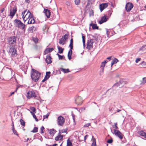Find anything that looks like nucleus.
Segmentation results:
<instances>
[{"label": "nucleus", "instance_id": "obj_63", "mask_svg": "<svg viewBox=\"0 0 146 146\" xmlns=\"http://www.w3.org/2000/svg\"><path fill=\"white\" fill-rule=\"evenodd\" d=\"M112 127L113 128L117 130V129H118V127L117 126H112Z\"/></svg>", "mask_w": 146, "mask_h": 146}, {"label": "nucleus", "instance_id": "obj_24", "mask_svg": "<svg viewBox=\"0 0 146 146\" xmlns=\"http://www.w3.org/2000/svg\"><path fill=\"white\" fill-rule=\"evenodd\" d=\"M118 60H117V59L116 58H114V59L111 62V67L112 68L113 65L116 63H117V62H118Z\"/></svg>", "mask_w": 146, "mask_h": 146}, {"label": "nucleus", "instance_id": "obj_55", "mask_svg": "<svg viewBox=\"0 0 146 146\" xmlns=\"http://www.w3.org/2000/svg\"><path fill=\"white\" fill-rule=\"evenodd\" d=\"M90 125V123H87L86 124H85L84 125V127H88Z\"/></svg>", "mask_w": 146, "mask_h": 146}, {"label": "nucleus", "instance_id": "obj_35", "mask_svg": "<svg viewBox=\"0 0 146 146\" xmlns=\"http://www.w3.org/2000/svg\"><path fill=\"white\" fill-rule=\"evenodd\" d=\"M38 128L37 127H34L31 132L33 133H36L38 131Z\"/></svg>", "mask_w": 146, "mask_h": 146}, {"label": "nucleus", "instance_id": "obj_34", "mask_svg": "<svg viewBox=\"0 0 146 146\" xmlns=\"http://www.w3.org/2000/svg\"><path fill=\"white\" fill-rule=\"evenodd\" d=\"M30 109L32 111L35 113H36V108L34 107H31L30 108Z\"/></svg>", "mask_w": 146, "mask_h": 146}, {"label": "nucleus", "instance_id": "obj_43", "mask_svg": "<svg viewBox=\"0 0 146 146\" xmlns=\"http://www.w3.org/2000/svg\"><path fill=\"white\" fill-rule=\"evenodd\" d=\"M72 54L71 53H70L69 52L68 53V59H69V60H70L72 59V57H71Z\"/></svg>", "mask_w": 146, "mask_h": 146}, {"label": "nucleus", "instance_id": "obj_36", "mask_svg": "<svg viewBox=\"0 0 146 146\" xmlns=\"http://www.w3.org/2000/svg\"><path fill=\"white\" fill-rule=\"evenodd\" d=\"M67 131V129H65L59 130V133L60 134L62 133H66V132Z\"/></svg>", "mask_w": 146, "mask_h": 146}, {"label": "nucleus", "instance_id": "obj_37", "mask_svg": "<svg viewBox=\"0 0 146 146\" xmlns=\"http://www.w3.org/2000/svg\"><path fill=\"white\" fill-rule=\"evenodd\" d=\"M146 49V45H143L140 48V50H143Z\"/></svg>", "mask_w": 146, "mask_h": 146}, {"label": "nucleus", "instance_id": "obj_58", "mask_svg": "<svg viewBox=\"0 0 146 146\" xmlns=\"http://www.w3.org/2000/svg\"><path fill=\"white\" fill-rule=\"evenodd\" d=\"M105 64L102 62L101 63V66H100V67H105Z\"/></svg>", "mask_w": 146, "mask_h": 146}, {"label": "nucleus", "instance_id": "obj_20", "mask_svg": "<svg viewBox=\"0 0 146 146\" xmlns=\"http://www.w3.org/2000/svg\"><path fill=\"white\" fill-rule=\"evenodd\" d=\"M63 137V135H61L58 133V135L55 137V139L56 141H58L59 140H62Z\"/></svg>", "mask_w": 146, "mask_h": 146}, {"label": "nucleus", "instance_id": "obj_7", "mask_svg": "<svg viewBox=\"0 0 146 146\" xmlns=\"http://www.w3.org/2000/svg\"><path fill=\"white\" fill-rule=\"evenodd\" d=\"M94 43L93 40L90 39L87 40L86 48L90 50L93 48V43Z\"/></svg>", "mask_w": 146, "mask_h": 146}, {"label": "nucleus", "instance_id": "obj_22", "mask_svg": "<svg viewBox=\"0 0 146 146\" xmlns=\"http://www.w3.org/2000/svg\"><path fill=\"white\" fill-rule=\"evenodd\" d=\"M54 50V48H46L45 50L44 51V53L45 54H47L48 53L51 52L53 50Z\"/></svg>", "mask_w": 146, "mask_h": 146}, {"label": "nucleus", "instance_id": "obj_4", "mask_svg": "<svg viewBox=\"0 0 146 146\" xmlns=\"http://www.w3.org/2000/svg\"><path fill=\"white\" fill-rule=\"evenodd\" d=\"M27 94V98L29 99L33 97L35 98L36 97L35 92L32 89L29 91Z\"/></svg>", "mask_w": 146, "mask_h": 146}, {"label": "nucleus", "instance_id": "obj_31", "mask_svg": "<svg viewBox=\"0 0 146 146\" xmlns=\"http://www.w3.org/2000/svg\"><path fill=\"white\" fill-rule=\"evenodd\" d=\"M21 124L24 127L25 126V122L22 119H20Z\"/></svg>", "mask_w": 146, "mask_h": 146}, {"label": "nucleus", "instance_id": "obj_6", "mask_svg": "<svg viewBox=\"0 0 146 146\" xmlns=\"http://www.w3.org/2000/svg\"><path fill=\"white\" fill-rule=\"evenodd\" d=\"M83 99L80 96H76L75 98V103L78 106L82 105Z\"/></svg>", "mask_w": 146, "mask_h": 146}, {"label": "nucleus", "instance_id": "obj_53", "mask_svg": "<svg viewBox=\"0 0 146 146\" xmlns=\"http://www.w3.org/2000/svg\"><path fill=\"white\" fill-rule=\"evenodd\" d=\"M27 10H25L24 11V12H23L22 14V18L23 17H24V15L26 12H27Z\"/></svg>", "mask_w": 146, "mask_h": 146}, {"label": "nucleus", "instance_id": "obj_27", "mask_svg": "<svg viewBox=\"0 0 146 146\" xmlns=\"http://www.w3.org/2000/svg\"><path fill=\"white\" fill-rule=\"evenodd\" d=\"M50 71L47 72H46V75L44 78H46V79H48L50 77Z\"/></svg>", "mask_w": 146, "mask_h": 146}, {"label": "nucleus", "instance_id": "obj_57", "mask_svg": "<svg viewBox=\"0 0 146 146\" xmlns=\"http://www.w3.org/2000/svg\"><path fill=\"white\" fill-rule=\"evenodd\" d=\"M70 50L68 52L71 53L72 54V49H73V48H72V47H70Z\"/></svg>", "mask_w": 146, "mask_h": 146}, {"label": "nucleus", "instance_id": "obj_10", "mask_svg": "<svg viewBox=\"0 0 146 146\" xmlns=\"http://www.w3.org/2000/svg\"><path fill=\"white\" fill-rule=\"evenodd\" d=\"M58 124L62 126L64 123L65 120L63 117L61 116L58 117L57 119Z\"/></svg>", "mask_w": 146, "mask_h": 146}, {"label": "nucleus", "instance_id": "obj_45", "mask_svg": "<svg viewBox=\"0 0 146 146\" xmlns=\"http://www.w3.org/2000/svg\"><path fill=\"white\" fill-rule=\"evenodd\" d=\"M82 42L83 43V46L84 47L85 46V37H82Z\"/></svg>", "mask_w": 146, "mask_h": 146}, {"label": "nucleus", "instance_id": "obj_13", "mask_svg": "<svg viewBox=\"0 0 146 146\" xmlns=\"http://www.w3.org/2000/svg\"><path fill=\"white\" fill-rule=\"evenodd\" d=\"M52 58L50 56V54L47 55L46 56L45 61L48 64H51L52 62Z\"/></svg>", "mask_w": 146, "mask_h": 146}, {"label": "nucleus", "instance_id": "obj_49", "mask_svg": "<svg viewBox=\"0 0 146 146\" xmlns=\"http://www.w3.org/2000/svg\"><path fill=\"white\" fill-rule=\"evenodd\" d=\"M118 82L120 84V85L121 84H123L124 82L123 79H120V80Z\"/></svg>", "mask_w": 146, "mask_h": 146}, {"label": "nucleus", "instance_id": "obj_17", "mask_svg": "<svg viewBox=\"0 0 146 146\" xmlns=\"http://www.w3.org/2000/svg\"><path fill=\"white\" fill-rule=\"evenodd\" d=\"M106 30L107 36H111L113 35L114 32L113 31H109L108 29H106Z\"/></svg>", "mask_w": 146, "mask_h": 146}, {"label": "nucleus", "instance_id": "obj_29", "mask_svg": "<svg viewBox=\"0 0 146 146\" xmlns=\"http://www.w3.org/2000/svg\"><path fill=\"white\" fill-rule=\"evenodd\" d=\"M66 146H73L72 143L69 139L67 140Z\"/></svg>", "mask_w": 146, "mask_h": 146}, {"label": "nucleus", "instance_id": "obj_41", "mask_svg": "<svg viewBox=\"0 0 146 146\" xmlns=\"http://www.w3.org/2000/svg\"><path fill=\"white\" fill-rule=\"evenodd\" d=\"M80 0H74V2L76 5H79L80 3Z\"/></svg>", "mask_w": 146, "mask_h": 146}, {"label": "nucleus", "instance_id": "obj_3", "mask_svg": "<svg viewBox=\"0 0 146 146\" xmlns=\"http://www.w3.org/2000/svg\"><path fill=\"white\" fill-rule=\"evenodd\" d=\"M28 13H29V14L27 18L28 19L27 22L28 24H34L35 22V20L33 17V14H32L29 11H28Z\"/></svg>", "mask_w": 146, "mask_h": 146}, {"label": "nucleus", "instance_id": "obj_60", "mask_svg": "<svg viewBox=\"0 0 146 146\" xmlns=\"http://www.w3.org/2000/svg\"><path fill=\"white\" fill-rule=\"evenodd\" d=\"M88 137V135H86L84 137V141H85V142H86V138Z\"/></svg>", "mask_w": 146, "mask_h": 146}, {"label": "nucleus", "instance_id": "obj_11", "mask_svg": "<svg viewBox=\"0 0 146 146\" xmlns=\"http://www.w3.org/2000/svg\"><path fill=\"white\" fill-rule=\"evenodd\" d=\"M17 37H9L8 39L9 44H14L16 42Z\"/></svg>", "mask_w": 146, "mask_h": 146}, {"label": "nucleus", "instance_id": "obj_8", "mask_svg": "<svg viewBox=\"0 0 146 146\" xmlns=\"http://www.w3.org/2000/svg\"><path fill=\"white\" fill-rule=\"evenodd\" d=\"M114 133L115 135L118 137L120 139H122L123 138V135L121 132L118 130L114 129Z\"/></svg>", "mask_w": 146, "mask_h": 146}, {"label": "nucleus", "instance_id": "obj_16", "mask_svg": "<svg viewBox=\"0 0 146 146\" xmlns=\"http://www.w3.org/2000/svg\"><path fill=\"white\" fill-rule=\"evenodd\" d=\"M44 13L47 18H50V10L48 9H44Z\"/></svg>", "mask_w": 146, "mask_h": 146}, {"label": "nucleus", "instance_id": "obj_39", "mask_svg": "<svg viewBox=\"0 0 146 146\" xmlns=\"http://www.w3.org/2000/svg\"><path fill=\"white\" fill-rule=\"evenodd\" d=\"M146 83V77L143 78L142 79V81L141 83V84H144Z\"/></svg>", "mask_w": 146, "mask_h": 146}, {"label": "nucleus", "instance_id": "obj_30", "mask_svg": "<svg viewBox=\"0 0 146 146\" xmlns=\"http://www.w3.org/2000/svg\"><path fill=\"white\" fill-rule=\"evenodd\" d=\"M29 14V13H28V11L27 12V13L24 16V17H23V20L25 22L28 19L27 18V17L28 16V15Z\"/></svg>", "mask_w": 146, "mask_h": 146}, {"label": "nucleus", "instance_id": "obj_46", "mask_svg": "<svg viewBox=\"0 0 146 146\" xmlns=\"http://www.w3.org/2000/svg\"><path fill=\"white\" fill-rule=\"evenodd\" d=\"M113 141V139L112 138L108 139L107 141V142L108 143H111Z\"/></svg>", "mask_w": 146, "mask_h": 146}, {"label": "nucleus", "instance_id": "obj_18", "mask_svg": "<svg viewBox=\"0 0 146 146\" xmlns=\"http://www.w3.org/2000/svg\"><path fill=\"white\" fill-rule=\"evenodd\" d=\"M36 29V28L35 27L33 26H32L31 27H29L28 29V31L29 33H32L34 31H35Z\"/></svg>", "mask_w": 146, "mask_h": 146}, {"label": "nucleus", "instance_id": "obj_19", "mask_svg": "<svg viewBox=\"0 0 146 146\" xmlns=\"http://www.w3.org/2000/svg\"><path fill=\"white\" fill-rule=\"evenodd\" d=\"M67 37H62L59 40V43L60 44L63 45L64 43V42L67 39Z\"/></svg>", "mask_w": 146, "mask_h": 146}, {"label": "nucleus", "instance_id": "obj_52", "mask_svg": "<svg viewBox=\"0 0 146 146\" xmlns=\"http://www.w3.org/2000/svg\"><path fill=\"white\" fill-rule=\"evenodd\" d=\"M44 129V127L42 126L40 128V130L41 131V133L42 134L44 133L43 130Z\"/></svg>", "mask_w": 146, "mask_h": 146}, {"label": "nucleus", "instance_id": "obj_14", "mask_svg": "<svg viewBox=\"0 0 146 146\" xmlns=\"http://www.w3.org/2000/svg\"><path fill=\"white\" fill-rule=\"evenodd\" d=\"M108 6V3H102L100 5V8L101 12L103 11L105 8H106Z\"/></svg>", "mask_w": 146, "mask_h": 146}, {"label": "nucleus", "instance_id": "obj_62", "mask_svg": "<svg viewBox=\"0 0 146 146\" xmlns=\"http://www.w3.org/2000/svg\"><path fill=\"white\" fill-rule=\"evenodd\" d=\"M66 4L68 6H70V5H71L70 3V2H68V1H67L66 2Z\"/></svg>", "mask_w": 146, "mask_h": 146}, {"label": "nucleus", "instance_id": "obj_59", "mask_svg": "<svg viewBox=\"0 0 146 146\" xmlns=\"http://www.w3.org/2000/svg\"><path fill=\"white\" fill-rule=\"evenodd\" d=\"M103 73H104V71L100 70V73H99L100 75L102 76L103 74Z\"/></svg>", "mask_w": 146, "mask_h": 146}, {"label": "nucleus", "instance_id": "obj_12", "mask_svg": "<svg viewBox=\"0 0 146 146\" xmlns=\"http://www.w3.org/2000/svg\"><path fill=\"white\" fill-rule=\"evenodd\" d=\"M17 11L16 7H13V9H11L10 12V16L13 17L15 15Z\"/></svg>", "mask_w": 146, "mask_h": 146}, {"label": "nucleus", "instance_id": "obj_9", "mask_svg": "<svg viewBox=\"0 0 146 146\" xmlns=\"http://www.w3.org/2000/svg\"><path fill=\"white\" fill-rule=\"evenodd\" d=\"M133 6V4L131 3L128 2L125 5V9L127 12H129L132 9Z\"/></svg>", "mask_w": 146, "mask_h": 146}, {"label": "nucleus", "instance_id": "obj_15", "mask_svg": "<svg viewBox=\"0 0 146 146\" xmlns=\"http://www.w3.org/2000/svg\"><path fill=\"white\" fill-rule=\"evenodd\" d=\"M107 20L108 19L107 17V16L106 15H104L101 17V20L99 22V23L100 24H101L104 23L106 22Z\"/></svg>", "mask_w": 146, "mask_h": 146}, {"label": "nucleus", "instance_id": "obj_40", "mask_svg": "<svg viewBox=\"0 0 146 146\" xmlns=\"http://www.w3.org/2000/svg\"><path fill=\"white\" fill-rule=\"evenodd\" d=\"M92 146H96V139L95 138L93 139V143L92 144Z\"/></svg>", "mask_w": 146, "mask_h": 146}, {"label": "nucleus", "instance_id": "obj_23", "mask_svg": "<svg viewBox=\"0 0 146 146\" xmlns=\"http://www.w3.org/2000/svg\"><path fill=\"white\" fill-rule=\"evenodd\" d=\"M49 133L50 135L53 137L56 132V131L54 129H50V130Z\"/></svg>", "mask_w": 146, "mask_h": 146}, {"label": "nucleus", "instance_id": "obj_26", "mask_svg": "<svg viewBox=\"0 0 146 146\" xmlns=\"http://www.w3.org/2000/svg\"><path fill=\"white\" fill-rule=\"evenodd\" d=\"M58 50V53L60 54L62 53L63 52L64 49L60 47L59 46H57Z\"/></svg>", "mask_w": 146, "mask_h": 146}, {"label": "nucleus", "instance_id": "obj_25", "mask_svg": "<svg viewBox=\"0 0 146 146\" xmlns=\"http://www.w3.org/2000/svg\"><path fill=\"white\" fill-rule=\"evenodd\" d=\"M60 69L61 71L65 73H68L70 72L69 70L68 69H65L61 68H60Z\"/></svg>", "mask_w": 146, "mask_h": 146}, {"label": "nucleus", "instance_id": "obj_38", "mask_svg": "<svg viewBox=\"0 0 146 146\" xmlns=\"http://www.w3.org/2000/svg\"><path fill=\"white\" fill-rule=\"evenodd\" d=\"M112 13V10H110L107 12L106 15H108V16H110Z\"/></svg>", "mask_w": 146, "mask_h": 146}, {"label": "nucleus", "instance_id": "obj_1", "mask_svg": "<svg viewBox=\"0 0 146 146\" xmlns=\"http://www.w3.org/2000/svg\"><path fill=\"white\" fill-rule=\"evenodd\" d=\"M41 75V73L38 71L32 68L31 74V77L32 80L35 82H38Z\"/></svg>", "mask_w": 146, "mask_h": 146}, {"label": "nucleus", "instance_id": "obj_56", "mask_svg": "<svg viewBox=\"0 0 146 146\" xmlns=\"http://www.w3.org/2000/svg\"><path fill=\"white\" fill-rule=\"evenodd\" d=\"M141 60L140 58H137L135 60V62L136 63H137L139 61H140Z\"/></svg>", "mask_w": 146, "mask_h": 146}, {"label": "nucleus", "instance_id": "obj_51", "mask_svg": "<svg viewBox=\"0 0 146 146\" xmlns=\"http://www.w3.org/2000/svg\"><path fill=\"white\" fill-rule=\"evenodd\" d=\"M33 118H35V121H38V119L37 118V117H36L35 115V114H33Z\"/></svg>", "mask_w": 146, "mask_h": 146}, {"label": "nucleus", "instance_id": "obj_64", "mask_svg": "<svg viewBox=\"0 0 146 146\" xmlns=\"http://www.w3.org/2000/svg\"><path fill=\"white\" fill-rule=\"evenodd\" d=\"M5 9L4 8H3L1 9L0 10V12L1 13H2L5 10Z\"/></svg>", "mask_w": 146, "mask_h": 146}, {"label": "nucleus", "instance_id": "obj_28", "mask_svg": "<svg viewBox=\"0 0 146 146\" xmlns=\"http://www.w3.org/2000/svg\"><path fill=\"white\" fill-rule=\"evenodd\" d=\"M63 36H68L69 33L68 32L64 31L62 33Z\"/></svg>", "mask_w": 146, "mask_h": 146}, {"label": "nucleus", "instance_id": "obj_61", "mask_svg": "<svg viewBox=\"0 0 146 146\" xmlns=\"http://www.w3.org/2000/svg\"><path fill=\"white\" fill-rule=\"evenodd\" d=\"M86 108L84 107H83L81 108L80 109V110H81V111H83L85 110Z\"/></svg>", "mask_w": 146, "mask_h": 146}, {"label": "nucleus", "instance_id": "obj_44", "mask_svg": "<svg viewBox=\"0 0 146 146\" xmlns=\"http://www.w3.org/2000/svg\"><path fill=\"white\" fill-rule=\"evenodd\" d=\"M95 0H88V4H89L90 5V4H92L93 3H94Z\"/></svg>", "mask_w": 146, "mask_h": 146}, {"label": "nucleus", "instance_id": "obj_47", "mask_svg": "<svg viewBox=\"0 0 146 146\" xmlns=\"http://www.w3.org/2000/svg\"><path fill=\"white\" fill-rule=\"evenodd\" d=\"M12 130H13V133L16 135L18 136L19 135L17 133V131L15 129H12Z\"/></svg>", "mask_w": 146, "mask_h": 146}, {"label": "nucleus", "instance_id": "obj_32", "mask_svg": "<svg viewBox=\"0 0 146 146\" xmlns=\"http://www.w3.org/2000/svg\"><path fill=\"white\" fill-rule=\"evenodd\" d=\"M32 38L33 40L35 43L36 44L38 43V39L37 38V37H32Z\"/></svg>", "mask_w": 146, "mask_h": 146}, {"label": "nucleus", "instance_id": "obj_5", "mask_svg": "<svg viewBox=\"0 0 146 146\" xmlns=\"http://www.w3.org/2000/svg\"><path fill=\"white\" fill-rule=\"evenodd\" d=\"M9 52L11 54L12 56H16L17 54L16 49L15 48V46H12L10 48Z\"/></svg>", "mask_w": 146, "mask_h": 146}, {"label": "nucleus", "instance_id": "obj_33", "mask_svg": "<svg viewBox=\"0 0 146 146\" xmlns=\"http://www.w3.org/2000/svg\"><path fill=\"white\" fill-rule=\"evenodd\" d=\"M73 39L72 38H71L70 40V45H69V47H72L73 48Z\"/></svg>", "mask_w": 146, "mask_h": 146}, {"label": "nucleus", "instance_id": "obj_2", "mask_svg": "<svg viewBox=\"0 0 146 146\" xmlns=\"http://www.w3.org/2000/svg\"><path fill=\"white\" fill-rule=\"evenodd\" d=\"M14 25L16 27L25 30V25L23 24L20 20L16 19L14 21Z\"/></svg>", "mask_w": 146, "mask_h": 146}, {"label": "nucleus", "instance_id": "obj_21", "mask_svg": "<svg viewBox=\"0 0 146 146\" xmlns=\"http://www.w3.org/2000/svg\"><path fill=\"white\" fill-rule=\"evenodd\" d=\"M90 26H92V29H98V27L97 26L96 24L94 23H91L90 25Z\"/></svg>", "mask_w": 146, "mask_h": 146}, {"label": "nucleus", "instance_id": "obj_50", "mask_svg": "<svg viewBox=\"0 0 146 146\" xmlns=\"http://www.w3.org/2000/svg\"><path fill=\"white\" fill-rule=\"evenodd\" d=\"M72 118L73 120V121L74 122H75V115L73 114V111L72 112Z\"/></svg>", "mask_w": 146, "mask_h": 146}, {"label": "nucleus", "instance_id": "obj_42", "mask_svg": "<svg viewBox=\"0 0 146 146\" xmlns=\"http://www.w3.org/2000/svg\"><path fill=\"white\" fill-rule=\"evenodd\" d=\"M49 113H48L46 115H44L43 117V119L42 121H43L44 120V119L46 118H48V117L49 116Z\"/></svg>", "mask_w": 146, "mask_h": 146}, {"label": "nucleus", "instance_id": "obj_54", "mask_svg": "<svg viewBox=\"0 0 146 146\" xmlns=\"http://www.w3.org/2000/svg\"><path fill=\"white\" fill-rule=\"evenodd\" d=\"M120 85L119 83V82H118L116 83H115L113 85V86H116L117 87H118Z\"/></svg>", "mask_w": 146, "mask_h": 146}, {"label": "nucleus", "instance_id": "obj_48", "mask_svg": "<svg viewBox=\"0 0 146 146\" xmlns=\"http://www.w3.org/2000/svg\"><path fill=\"white\" fill-rule=\"evenodd\" d=\"M59 59L62 60V59H64L65 58V57L64 55L61 56V55H59L58 57Z\"/></svg>", "mask_w": 146, "mask_h": 146}]
</instances>
